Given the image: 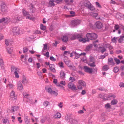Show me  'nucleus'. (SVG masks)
<instances>
[{
	"instance_id": "nucleus-1",
	"label": "nucleus",
	"mask_w": 124,
	"mask_h": 124,
	"mask_svg": "<svg viewBox=\"0 0 124 124\" xmlns=\"http://www.w3.org/2000/svg\"><path fill=\"white\" fill-rule=\"evenodd\" d=\"M86 37L91 40H95L97 38V35L94 33H88L86 35Z\"/></svg>"
},
{
	"instance_id": "nucleus-2",
	"label": "nucleus",
	"mask_w": 124,
	"mask_h": 124,
	"mask_svg": "<svg viewBox=\"0 0 124 124\" xmlns=\"http://www.w3.org/2000/svg\"><path fill=\"white\" fill-rule=\"evenodd\" d=\"M46 91L49 93L54 96H56L58 95V91L53 90L52 89L49 87H45Z\"/></svg>"
},
{
	"instance_id": "nucleus-3",
	"label": "nucleus",
	"mask_w": 124,
	"mask_h": 124,
	"mask_svg": "<svg viewBox=\"0 0 124 124\" xmlns=\"http://www.w3.org/2000/svg\"><path fill=\"white\" fill-rule=\"evenodd\" d=\"M84 5L85 7L91 11H93L95 10L94 7L89 1H85L84 3Z\"/></svg>"
},
{
	"instance_id": "nucleus-4",
	"label": "nucleus",
	"mask_w": 124,
	"mask_h": 124,
	"mask_svg": "<svg viewBox=\"0 0 124 124\" xmlns=\"http://www.w3.org/2000/svg\"><path fill=\"white\" fill-rule=\"evenodd\" d=\"M20 29L19 28L15 27L13 28L11 31V34L14 35H18L20 33Z\"/></svg>"
},
{
	"instance_id": "nucleus-5",
	"label": "nucleus",
	"mask_w": 124,
	"mask_h": 124,
	"mask_svg": "<svg viewBox=\"0 0 124 124\" xmlns=\"http://www.w3.org/2000/svg\"><path fill=\"white\" fill-rule=\"evenodd\" d=\"M68 86L70 89L73 90H76V87L75 85L72 83L70 82L69 83Z\"/></svg>"
},
{
	"instance_id": "nucleus-6",
	"label": "nucleus",
	"mask_w": 124,
	"mask_h": 124,
	"mask_svg": "<svg viewBox=\"0 0 124 124\" xmlns=\"http://www.w3.org/2000/svg\"><path fill=\"white\" fill-rule=\"evenodd\" d=\"M1 10L2 12H6L7 10V7L4 2H2L1 5Z\"/></svg>"
},
{
	"instance_id": "nucleus-7",
	"label": "nucleus",
	"mask_w": 124,
	"mask_h": 124,
	"mask_svg": "<svg viewBox=\"0 0 124 124\" xmlns=\"http://www.w3.org/2000/svg\"><path fill=\"white\" fill-rule=\"evenodd\" d=\"M80 23V21L79 20H73L71 22V23L73 26H75L79 24Z\"/></svg>"
},
{
	"instance_id": "nucleus-8",
	"label": "nucleus",
	"mask_w": 124,
	"mask_h": 124,
	"mask_svg": "<svg viewBox=\"0 0 124 124\" xmlns=\"http://www.w3.org/2000/svg\"><path fill=\"white\" fill-rule=\"evenodd\" d=\"M84 69L85 71V72L89 73H92L93 72V69L91 68H89L87 66H84Z\"/></svg>"
},
{
	"instance_id": "nucleus-9",
	"label": "nucleus",
	"mask_w": 124,
	"mask_h": 124,
	"mask_svg": "<svg viewBox=\"0 0 124 124\" xmlns=\"http://www.w3.org/2000/svg\"><path fill=\"white\" fill-rule=\"evenodd\" d=\"M95 25L96 27L98 29H101L103 26L102 23L100 21L96 22L95 23Z\"/></svg>"
},
{
	"instance_id": "nucleus-10",
	"label": "nucleus",
	"mask_w": 124,
	"mask_h": 124,
	"mask_svg": "<svg viewBox=\"0 0 124 124\" xmlns=\"http://www.w3.org/2000/svg\"><path fill=\"white\" fill-rule=\"evenodd\" d=\"M10 98L14 101L16 99V97L15 95V92L13 91H12L10 94Z\"/></svg>"
},
{
	"instance_id": "nucleus-11",
	"label": "nucleus",
	"mask_w": 124,
	"mask_h": 124,
	"mask_svg": "<svg viewBox=\"0 0 124 124\" xmlns=\"http://www.w3.org/2000/svg\"><path fill=\"white\" fill-rule=\"evenodd\" d=\"M28 80L26 79L25 76L23 75L22 76V82L24 84H26L28 83Z\"/></svg>"
},
{
	"instance_id": "nucleus-12",
	"label": "nucleus",
	"mask_w": 124,
	"mask_h": 124,
	"mask_svg": "<svg viewBox=\"0 0 124 124\" xmlns=\"http://www.w3.org/2000/svg\"><path fill=\"white\" fill-rule=\"evenodd\" d=\"M74 53V55L75 56V58L76 59H77L79 58L80 56L82 55H85L86 54L85 53H81L80 54H79L78 53H76V52H75Z\"/></svg>"
},
{
	"instance_id": "nucleus-13",
	"label": "nucleus",
	"mask_w": 124,
	"mask_h": 124,
	"mask_svg": "<svg viewBox=\"0 0 124 124\" xmlns=\"http://www.w3.org/2000/svg\"><path fill=\"white\" fill-rule=\"evenodd\" d=\"M17 89L19 90H22L23 88V85L20 81L18 82L17 83Z\"/></svg>"
},
{
	"instance_id": "nucleus-14",
	"label": "nucleus",
	"mask_w": 124,
	"mask_h": 124,
	"mask_svg": "<svg viewBox=\"0 0 124 124\" xmlns=\"http://www.w3.org/2000/svg\"><path fill=\"white\" fill-rule=\"evenodd\" d=\"M79 40L80 42H81L84 43L86 41H89V40L88 39V38L87 39L86 38H83L82 37L81 38L79 39Z\"/></svg>"
},
{
	"instance_id": "nucleus-15",
	"label": "nucleus",
	"mask_w": 124,
	"mask_h": 124,
	"mask_svg": "<svg viewBox=\"0 0 124 124\" xmlns=\"http://www.w3.org/2000/svg\"><path fill=\"white\" fill-rule=\"evenodd\" d=\"M18 109V107L17 106H12L11 108V110L13 112H15Z\"/></svg>"
},
{
	"instance_id": "nucleus-16",
	"label": "nucleus",
	"mask_w": 124,
	"mask_h": 124,
	"mask_svg": "<svg viewBox=\"0 0 124 124\" xmlns=\"http://www.w3.org/2000/svg\"><path fill=\"white\" fill-rule=\"evenodd\" d=\"M49 68L52 71L54 72H55V70L54 69V66L53 64H50L49 65Z\"/></svg>"
},
{
	"instance_id": "nucleus-17",
	"label": "nucleus",
	"mask_w": 124,
	"mask_h": 124,
	"mask_svg": "<svg viewBox=\"0 0 124 124\" xmlns=\"http://www.w3.org/2000/svg\"><path fill=\"white\" fill-rule=\"evenodd\" d=\"M30 13H34L35 11V8L32 5H31V7L30 8Z\"/></svg>"
},
{
	"instance_id": "nucleus-18",
	"label": "nucleus",
	"mask_w": 124,
	"mask_h": 124,
	"mask_svg": "<svg viewBox=\"0 0 124 124\" xmlns=\"http://www.w3.org/2000/svg\"><path fill=\"white\" fill-rule=\"evenodd\" d=\"M60 76L62 78H64L65 77V74L64 72L62 70L60 72Z\"/></svg>"
},
{
	"instance_id": "nucleus-19",
	"label": "nucleus",
	"mask_w": 124,
	"mask_h": 124,
	"mask_svg": "<svg viewBox=\"0 0 124 124\" xmlns=\"http://www.w3.org/2000/svg\"><path fill=\"white\" fill-rule=\"evenodd\" d=\"M22 12L23 16H26V17L29 14V12L26 11L24 9H22Z\"/></svg>"
},
{
	"instance_id": "nucleus-20",
	"label": "nucleus",
	"mask_w": 124,
	"mask_h": 124,
	"mask_svg": "<svg viewBox=\"0 0 124 124\" xmlns=\"http://www.w3.org/2000/svg\"><path fill=\"white\" fill-rule=\"evenodd\" d=\"M61 116V114L59 112L55 113L54 116V117L56 118H60Z\"/></svg>"
},
{
	"instance_id": "nucleus-21",
	"label": "nucleus",
	"mask_w": 124,
	"mask_h": 124,
	"mask_svg": "<svg viewBox=\"0 0 124 124\" xmlns=\"http://www.w3.org/2000/svg\"><path fill=\"white\" fill-rule=\"evenodd\" d=\"M55 0H50L49 2V5L51 7L54 6L55 5Z\"/></svg>"
},
{
	"instance_id": "nucleus-22",
	"label": "nucleus",
	"mask_w": 124,
	"mask_h": 124,
	"mask_svg": "<svg viewBox=\"0 0 124 124\" xmlns=\"http://www.w3.org/2000/svg\"><path fill=\"white\" fill-rule=\"evenodd\" d=\"M26 18L32 20H34L35 19V18L33 17V16L30 15L29 14L26 17Z\"/></svg>"
},
{
	"instance_id": "nucleus-23",
	"label": "nucleus",
	"mask_w": 124,
	"mask_h": 124,
	"mask_svg": "<svg viewBox=\"0 0 124 124\" xmlns=\"http://www.w3.org/2000/svg\"><path fill=\"white\" fill-rule=\"evenodd\" d=\"M78 84L79 85H80L83 86H85V83L83 81L79 80L78 81Z\"/></svg>"
},
{
	"instance_id": "nucleus-24",
	"label": "nucleus",
	"mask_w": 124,
	"mask_h": 124,
	"mask_svg": "<svg viewBox=\"0 0 124 124\" xmlns=\"http://www.w3.org/2000/svg\"><path fill=\"white\" fill-rule=\"evenodd\" d=\"M124 34L123 36H121L118 40V42L119 43H121L123 42L124 40Z\"/></svg>"
},
{
	"instance_id": "nucleus-25",
	"label": "nucleus",
	"mask_w": 124,
	"mask_h": 124,
	"mask_svg": "<svg viewBox=\"0 0 124 124\" xmlns=\"http://www.w3.org/2000/svg\"><path fill=\"white\" fill-rule=\"evenodd\" d=\"M7 51L9 54H11L13 51L12 49L11 48L8 47L7 48Z\"/></svg>"
},
{
	"instance_id": "nucleus-26",
	"label": "nucleus",
	"mask_w": 124,
	"mask_h": 124,
	"mask_svg": "<svg viewBox=\"0 0 124 124\" xmlns=\"http://www.w3.org/2000/svg\"><path fill=\"white\" fill-rule=\"evenodd\" d=\"M11 41L10 39H6L5 40V43L7 46H8Z\"/></svg>"
},
{
	"instance_id": "nucleus-27",
	"label": "nucleus",
	"mask_w": 124,
	"mask_h": 124,
	"mask_svg": "<svg viewBox=\"0 0 124 124\" xmlns=\"http://www.w3.org/2000/svg\"><path fill=\"white\" fill-rule=\"evenodd\" d=\"M19 70L17 68L14 66H12L11 68V71L12 72L17 71Z\"/></svg>"
},
{
	"instance_id": "nucleus-28",
	"label": "nucleus",
	"mask_w": 124,
	"mask_h": 124,
	"mask_svg": "<svg viewBox=\"0 0 124 124\" xmlns=\"http://www.w3.org/2000/svg\"><path fill=\"white\" fill-rule=\"evenodd\" d=\"M90 15L93 17L96 18L98 16V14L96 13L92 12L90 13Z\"/></svg>"
},
{
	"instance_id": "nucleus-29",
	"label": "nucleus",
	"mask_w": 124,
	"mask_h": 124,
	"mask_svg": "<svg viewBox=\"0 0 124 124\" xmlns=\"http://www.w3.org/2000/svg\"><path fill=\"white\" fill-rule=\"evenodd\" d=\"M62 41L63 42H67L68 40V38L66 36H63L62 38Z\"/></svg>"
},
{
	"instance_id": "nucleus-30",
	"label": "nucleus",
	"mask_w": 124,
	"mask_h": 124,
	"mask_svg": "<svg viewBox=\"0 0 124 124\" xmlns=\"http://www.w3.org/2000/svg\"><path fill=\"white\" fill-rule=\"evenodd\" d=\"M92 46V45L91 44H89L88 46H87L85 49L86 51H89L91 48Z\"/></svg>"
},
{
	"instance_id": "nucleus-31",
	"label": "nucleus",
	"mask_w": 124,
	"mask_h": 124,
	"mask_svg": "<svg viewBox=\"0 0 124 124\" xmlns=\"http://www.w3.org/2000/svg\"><path fill=\"white\" fill-rule=\"evenodd\" d=\"M88 65L91 67H94L96 65L94 62H90L88 64Z\"/></svg>"
},
{
	"instance_id": "nucleus-32",
	"label": "nucleus",
	"mask_w": 124,
	"mask_h": 124,
	"mask_svg": "<svg viewBox=\"0 0 124 124\" xmlns=\"http://www.w3.org/2000/svg\"><path fill=\"white\" fill-rule=\"evenodd\" d=\"M113 58H109L108 59V64L110 65L111 64H113Z\"/></svg>"
},
{
	"instance_id": "nucleus-33",
	"label": "nucleus",
	"mask_w": 124,
	"mask_h": 124,
	"mask_svg": "<svg viewBox=\"0 0 124 124\" xmlns=\"http://www.w3.org/2000/svg\"><path fill=\"white\" fill-rule=\"evenodd\" d=\"M4 22H5V24H7L9 22H10L11 21L10 19L9 18H5Z\"/></svg>"
},
{
	"instance_id": "nucleus-34",
	"label": "nucleus",
	"mask_w": 124,
	"mask_h": 124,
	"mask_svg": "<svg viewBox=\"0 0 124 124\" xmlns=\"http://www.w3.org/2000/svg\"><path fill=\"white\" fill-rule=\"evenodd\" d=\"M40 28L41 30L44 31L46 30V26H44L42 24H41L40 25Z\"/></svg>"
},
{
	"instance_id": "nucleus-35",
	"label": "nucleus",
	"mask_w": 124,
	"mask_h": 124,
	"mask_svg": "<svg viewBox=\"0 0 124 124\" xmlns=\"http://www.w3.org/2000/svg\"><path fill=\"white\" fill-rule=\"evenodd\" d=\"M44 47L42 51H45V50H46L47 49V45L46 44H44L43 45Z\"/></svg>"
},
{
	"instance_id": "nucleus-36",
	"label": "nucleus",
	"mask_w": 124,
	"mask_h": 124,
	"mask_svg": "<svg viewBox=\"0 0 124 124\" xmlns=\"http://www.w3.org/2000/svg\"><path fill=\"white\" fill-rule=\"evenodd\" d=\"M49 104V102L48 101H46L44 102L43 103V105L44 106L46 107Z\"/></svg>"
},
{
	"instance_id": "nucleus-37",
	"label": "nucleus",
	"mask_w": 124,
	"mask_h": 124,
	"mask_svg": "<svg viewBox=\"0 0 124 124\" xmlns=\"http://www.w3.org/2000/svg\"><path fill=\"white\" fill-rule=\"evenodd\" d=\"M117 102V100L114 99L111 102V104L112 105H114L116 104Z\"/></svg>"
},
{
	"instance_id": "nucleus-38",
	"label": "nucleus",
	"mask_w": 124,
	"mask_h": 124,
	"mask_svg": "<svg viewBox=\"0 0 124 124\" xmlns=\"http://www.w3.org/2000/svg\"><path fill=\"white\" fill-rule=\"evenodd\" d=\"M7 87L10 88H13L14 87V85L11 83H9L7 85Z\"/></svg>"
},
{
	"instance_id": "nucleus-39",
	"label": "nucleus",
	"mask_w": 124,
	"mask_h": 124,
	"mask_svg": "<svg viewBox=\"0 0 124 124\" xmlns=\"http://www.w3.org/2000/svg\"><path fill=\"white\" fill-rule=\"evenodd\" d=\"M105 107L107 109L110 108H111V105L109 103H108L105 104Z\"/></svg>"
},
{
	"instance_id": "nucleus-40",
	"label": "nucleus",
	"mask_w": 124,
	"mask_h": 124,
	"mask_svg": "<svg viewBox=\"0 0 124 124\" xmlns=\"http://www.w3.org/2000/svg\"><path fill=\"white\" fill-rule=\"evenodd\" d=\"M108 69V66L107 65H105L103 66V70H107Z\"/></svg>"
},
{
	"instance_id": "nucleus-41",
	"label": "nucleus",
	"mask_w": 124,
	"mask_h": 124,
	"mask_svg": "<svg viewBox=\"0 0 124 124\" xmlns=\"http://www.w3.org/2000/svg\"><path fill=\"white\" fill-rule=\"evenodd\" d=\"M28 50V49L26 47L23 48V52L25 53L27 52Z\"/></svg>"
},
{
	"instance_id": "nucleus-42",
	"label": "nucleus",
	"mask_w": 124,
	"mask_h": 124,
	"mask_svg": "<svg viewBox=\"0 0 124 124\" xmlns=\"http://www.w3.org/2000/svg\"><path fill=\"white\" fill-rule=\"evenodd\" d=\"M114 60L116 62V63L117 64H119L120 63V60L118 59L117 58H114Z\"/></svg>"
},
{
	"instance_id": "nucleus-43",
	"label": "nucleus",
	"mask_w": 124,
	"mask_h": 124,
	"mask_svg": "<svg viewBox=\"0 0 124 124\" xmlns=\"http://www.w3.org/2000/svg\"><path fill=\"white\" fill-rule=\"evenodd\" d=\"M59 66L61 68H63L64 67V66L63 65V64L62 62L59 63L58 64Z\"/></svg>"
},
{
	"instance_id": "nucleus-44",
	"label": "nucleus",
	"mask_w": 124,
	"mask_h": 124,
	"mask_svg": "<svg viewBox=\"0 0 124 124\" xmlns=\"http://www.w3.org/2000/svg\"><path fill=\"white\" fill-rule=\"evenodd\" d=\"M119 26L117 24H115L114 27L115 29L116 30H117L119 29Z\"/></svg>"
},
{
	"instance_id": "nucleus-45",
	"label": "nucleus",
	"mask_w": 124,
	"mask_h": 124,
	"mask_svg": "<svg viewBox=\"0 0 124 124\" xmlns=\"http://www.w3.org/2000/svg\"><path fill=\"white\" fill-rule=\"evenodd\" d=\"M14 74L16 78H19V76L17 71H15L14 72Z\"/></svg>"
},
{
	"instance_id": "nucleus-46",
	"label": "nucleus",
	"mask_w": 124,
	"mask_h": 124,
	"mask_svg": "<svg viewBox=\"0 0 124 124\" xmlns=\"http://www.w3.org/2000/svg\"><path fill=\"white\" fill-rule=\"evenodd\" d=\"M81 61L83 62H85L86 61V58L84 55H83V57L81 58Z\"/></svg>"
},
{
	"instance_id": "nucleus-47",
	"label": "nucleus",
	"mask_w": 124,
	"mask_h": 124,
	"mask_svg": "<svg viewBox=\"0 0 124 124\" xmlns=\"http://www.w3.org/2000/svg\"><path fill=\"white\" fill-rule=\"evenodd\" d=\"M71 39L73 40L77 39L76 35H74L72 36L71 38Z\"/></svg>"
},
{
	"instance_id": "nucleus-48",
	"label": "nucleus",
	"mask_w": 124,
	"mask_h": 124,
	"mask_svg": "<svg viewBox=\"0 0 124 124\" xmlns=\"http://www.w3.org/2000/svg\"><path fill=\"white\" fill-rule=\"evenodd\" d=\"M118 70L119 69L117 67H115L114 68V71L115 73H117L118 71Z\"/></svg>"
},
{
	"instance_id": "nucleus-49",
	"label": "nucleus",
	"mask_w": 124,
	"mask_h": 124,
	"mask_svg": "<svg viewBox=\"0 0 124 124\" xmlns=\"http://www.w3.org/2000/svg\"><path fill=\"white\" fill-rule=\"evenodd\" d=\"M50 59L51 61L54 62L56 60V59L52 56L50 57Z\"/></svg>"
},
{
	"instance_id": "nucleus-50",
	"label": "nucleus",
	"mask_w": 124,
	"mask_h": 124,
	"mask_svg": "<svg viewBox=\"0 0 124 124\" xmlns=\"http://www.w3.org/2000/svg\"><path fill=\"white\" fill-rule=\"evenodd\" d=\"M64 61L66 64L68 65L69 64V63L70 62V61L68 60H67L66 59H64Z\"/></svg>"
},
{
	"instance_id": "nucleus-51",
	"label": "nucleus",
	"mask_w": 124,
	"mask_h": 124,
	"mask_svg": "<svg viewBox=\"0 0 124 124\" xmlns=\"http://www.w3.org/2000/svg\"><path fill=\"white\" fill-rule=\"evenodd\" d=\"M98 89L99 90L102 91H107V90L104 88L101 87L99 88H98Z\"/></svg>"
},
{
	"instance_id": "nucleus-52",
	"label": "nucleus",
	"mask_w": 124,
	"mask_h": 124,
	"mask_svg": "<svg viewBox=\"0 0 124 124\" xmlns=\"http://www.w3.org/2000/svg\"><path fill=\"white\" fill-rule=\"evenodd\" d=\"M119 86L120 87H124V83L122 82H121L120 83Z\"/></svg>"
},
{
	"instance_id": "nucleus-53",
	"label": "nucleus",
	"mask_w": 124,
	"mask_h": 124,
	"mask_svg": "<svg viewBox=\"0 0 124 124\" xmlns=\"http://www.w3.org/2000/svg\"><path fill=\"white\" fill-rule=\"evenodd\" d=\"M116 96L114 94H110L108 96V97H112L113 98H115L116 97Z\"/></svg>"
},
{
	"instance_id": "nucleus-54",
	"label": "nucleus",
	"mask_w": 124,
	"mask_h": 124,
	"mask_svg": "<svg viewBox=\"0 0 124 124\" xmlns=\"http://www.w3.org/2000/svg\"><path fill=\"white\" fill-rule=\"evenodd\" d=\"M117 39V37H114L112 39V41L113 42H116V40Z\"/></svg>"
},
{
	"instance_id": "nucleus-55",
	"label": "nucleus",
	"mask_w": 124,
	"mask_h": 124,
	"mask_svg": "<svg viewBox=\"0 0 124 124\" xmlns=\"http://www.w3.org/2000/svg\"><path fill=\"white\" fill-rule=\"evenodd\" d=\"M5 18H3L0 20V23H2L3 24H5L4 22Z\"/></svg>"
},
{
	"instance_id": "nucleus-56",
	"label": "nucleus",
	"mask_w": 124,
	"mask_h": 124,
	"mask_svg": "<svg viewBox=\"0 0 124 124\" xmlns=\"http://www.w3.org/2000/svg\"><path fill=\"white\" fill-rule=\"evenodd\" d=\"M100 48L101 49V52L102 53H103V52L106 50V49L104 47H100Z\"/></svg>"
},
{
	"instance_id": "nucleus-57",
	"label": "nucleus",
	"mask_w": 124,
	"mask_h": 124,
	"mask_svg": "<svg viewBox=\"0 0 124 124\" xmlns=\"http://www.w3.org/2000/svg\"><path fill=\"white\" fill-rule=\"evenodd\" d=\"M69 80L71 82H74L75 80V78L72 77H70L69 78Z\"/></svg>"
},
{
	"instance_id": "nucleus-58",
	"label": "nucleus",
	"mask_w": 124,
	"mask_h": 124,
	"mask_svg": "<svg viewBox=\"0 0 124 124\" xmlns=\"http://www.w3.org/2000/svg\"><path fill=\"white\" fill-rule=\"evenodd\" d=\"M46 118H44L42 119L41 120V122L42 123H43L45 122Z\"/></svg>"
},
{
	"instance_id": "nucleus-59",
	"label": "nucleus",
	"mask_w": 124,
	"mask_h": 124,
	"mask_svg": "<svg viewBox=\"0 0 124 124\" xmlns=\"http://www.w3.org/2000/svg\"><path fill=\"white\" fill-rule=\"evenodd\" d=\"M104 95L103 94H100L99 95V97L101 98L104 99Z\"/></svg>"
},
{
	"instance_id": "nucleus-60",
	"label": "nucleus",
	"mask_w": 124,
	"mask_h": 124,
	"mask_svg": "<svg viewBox=\"0 0 124 124\" xmlns=\"http://www.w3.org/2000/svg\"><path fill=\"white\" fill-rule=\"evenodd\" d=\"M89 62H94V59L93 57H90V58Z\"/></svg>"
},
{
	"instance_id": "nucleus-61",
	"label": "nucleus",
	"mask_w": 124,
	"mask_h": 124,
	"mask_svg": "<svg viewBox=\"0 0 124 124\" xmlns=\"http://www.w3.org/2000/svg\"><path fill=\"white\" fill-rule=\"evenodd\" d=\"M60 84L63 85H65L66 84L65 81H62L60 82Z\"/></svg>"
},
{
	"instance_id": "nucleus-62",
	"label": "nucleus",
	"mask_w": 124,
	"mask_h": 124,
	"mask_svg": "<svg viewBox=\"0 0 124 124\" xmlns=\"http://www.w3.org/2000/svg\"><path fill=\"white\" fill-rule=\"evenodd\" d=\"M96 6L100 8H101V6L100 5L99 3L98 2H96Z\"/></svg>"
},
{
	"instance_id": "nucleus-63",
	"label": "nucleus",
	"mask_w": 124,
	"mask_h": 124,
	"mask_svg": "<svg viewBox=\"0 0 124 124\" xmlns=\"http://www.w3.org/2000/svg\"><path fill=\"white\" fill-rule=\"evenodd\" d=\"M76 36L77 37V39H79L82 37V36L81 35L79 34L77 35Z\"/></svg>"
},
{
	"instance_id": "nucleus-64",
	"label": "nucleus",
	"mask_w": 124,
	"mask_h": 124,
	"mask_svg": "<svg viewBox=\"0 0 124 124\" xmlns=\"http://www.w3.org/2000/svg\"><path fill=\"white\" fill-rule=\"evenodd\" d=\"M44 55L46 56L48 58L49 57V53L48 52H47L45 54H44Z\"/></svg>"
}]
</instances>
